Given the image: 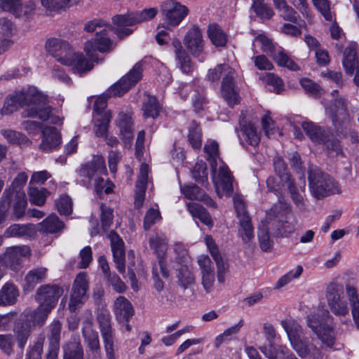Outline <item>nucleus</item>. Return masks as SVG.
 <instances>
[{"label":"nucleus","instance_id":"f257e3e1","mask_svg":"<svg viewBox=\"0 0 359 359\" xmlns=\"http://www.w3.org/2000/svg\"><path fill=\"white\" fill-rule=\"evenodd\" d=\"M19 107L25 108L22 112L24 118L46 119L50 113V109L46 104V95L34 88L7 96L0 114L2 116L10 115Z\"/></svg>","mask_w":359,"mask_h":359},{"label":"nucleus","instance_id":"f03ea898","mask_svg":"<svg viewBox=\"0 0 359 359\" xmlns=\"http://www.w3.org/2000/svg\"><path fill=\"white\" fill-rule=\"evenodd\" d=\"M143 62L136 63L133 69L118 82L111 86L105 94L97 97L94 103V116L101 117L102 112L107 107V97L121 96L135 86L141 79Z\"/></svg>","mask_w":359,"mask_h":359},{"label":"nucleus","instance_id":"7ed1b4c3","mask_svg":"<svg viewBox=\"0 0 359 359\" xmlns=\"http://www.w3.org/2000/svg\"><path fill=\"white\" fill-rule=\"evenodd\" d=\"M309 181L311 191L318 199L341 192L339 183L316 167L310 169Z\"/></svg>","mask_w":359,"mask_h":359},{"label":"nucleus","instance_id":"20e7f679","mask_svg":"<svg viewBox=\"0 0 359 359\" xmlns=\"http://www.w3.org/2000/svg\"><path fill=\"white\" fill-rule=\"evenodd\" d=\"M330 319L331 316L326 310L318 311L307 317L308 327L328 347H332L336 339L334 327L330 324Z\"/></svg>","mask_w":359,"mask_h":359},{"label":"nucleus","instance_id":"39448f33","mask_svg":"<svg viewBox=\"0 0 359 359\" xmlns=\"http://www.w3.org/2000/svg\"><path fill=\"white\" fill-rule=\"evenodd\" d=\"M13 200V216L19 219L25 215L27 205L25 191L22 189H5L0 200V224L6 222Z\"/></svg>","mask_w":359,"mask_h":359},{"label":"nucleus","instance_id":"423d86ee","mask_svg":"<svg viewBox=\"0 0 359 359\" xmlns=\"http://www.w3.org/2000/svg\"><path fill=\"white\" fill-rule=\"evenodd\" d=\"M326 111L332 119L337 135L339 137H346L350 117L346 100L342 97L335 99L333 105L327 108Z\"/></svg>","mask_w":359,"mask_h":359},{"label":"nucleus","instance_id":"0eeeda50","mask_svg":"<svg viewBox=\"0 0 359 359\" xmlns=\"http://www.w3.org/2000/svg\"><path fill=\"white\" fill-rule=\"evenodd\" d=\"M292 231V226H258L257 233L260 249L270 252L273 246V238L286 237Z\"/></svg>","mask_w":359,"mask_h":359},{"label":"nucleus","instance_id":"6e6552de","mask_svg":"<svg viewBox=\"0 0 359 359\" xmlns=\"http://www.w3.org/2000/svg\"><path fill=\"white\" fill-rule=\"evenodd\" d=\"M97 320L102 338L104 348L107 359H116L114 344V331L111 327L110 314L107 311L98 313Z\"/></svg>","mask_w":359,"mask_h":359},{"label":"nucleus","instance_id":"1a4fd4ad","mask_svg":"<svg viewBox=\"0 0 359 359\" xmlns=\"http://www.w3.org/2000/svg\"><path fill=\"white\" fill-rule=\"evenodd\" d=\"M149 245L158 259V265L163 278L167 279L170 273L165 260L168 240L163 233H155L149 238Z\"/></svg>","mask_w":359,"mask_h":359},{"label":"nucleus","instance_id":"9d476101","mask_svg":"<svg viewBox=\"0 0 359 359\" xmlns=\"http://www.w3.org/2000/svg\"><path fill=\"white\" fill-rule=\"evenodd\" d=\"M100 227L102 228L101 233L110 240L114 261L117 270L119 273H124L126 270L125 250L122 238L114 230H109L108 226H100Z\"/></svg>","mask_w":359,"mask_h":359},{"label":"nucleus","instance_id":"9b49d317","mask_svg":"<svg viewBox=\"0 0 359 359\" xmlns=\"http://www.w3.org/2000/svg\"><path fill=\"white\" fill-rule=\"evenodd\" d=\"M205 243L209 253L216 264L217 283L223 285L226 281V276L229 272V265L228 260L220 252L218 245L210 236H205Z\"/></svg>","mask_w":359,"mask_h":359},{"label":"nucleus","instance_id":"f8f14e48","mask_svg":"<svg viewBox=\"0 0 359 359\" xmlns=\"http://www.w3.org/2000/svg\"><path fill=\"white\" fill-rule=\"evenodd\" d=\"M109 28H103L97 32L95 35L94 42L88 41L86 43L84 50L91 61L96 62V51L102 53L111 51L114 48L113 41L107 36V32L110 30Z\"/></svg>","mask_w":359,"mask_h":359},{"label":"nucleus","instance_id":"ddd939ff","mask_svg":"<svg viewBox=\"0 0 359 359\" xmlns=\"http://www.w3.org/2000/svg\"><path fill=\"white\" fill-rule=\"evenodd\" d=\"M197 264L200 271L201 283L205 293L214 291L216 281L215 270L213 262L207 255H201L197 257Z\"/></svg>","mask_w":359,"mask_h":359},{"label":"nucleus","instance_id":"4468645a","mask_svg":"<svg viewBox=\"0 0 359 359\" xmlns=\"http://www.w3.org/2000/svg\"><path fill=\"white\" fill-rule=\"evenodd\" d=\"M88 290V280L85 272L79 273L74 281L69 302V309L74 312L80 307L86 299V292Z\"/></svg>","mask_w":359,"mask_h":359},{"label":"nucleus","instance_id":"2eb2a0df","mask_svg":"<svg viewBox=\"0 0 359 359\" xmlns=\"http://www.w3.org/2000/svg\"><path fill=\"white\" fill-rule=\"evenodd\" d=\"M214 183L217 195L230 196L233 192V177L226 165L219 167L217 172L214 177Z\"/></svg>","mask_w":359,"mask_h":359},{"label":"nucleus","instance_id":"dca6fc26","mask_svg":"<svg viewBox=\"0 0 359 359\" xmlns=\"http://www.w3.org/2000/svg\"><path fill=\"white\" fill-rule=\"evenodd\" d=\"M63 290L57 285H43L38 288L35 299L39 305L51 311L62 294Z\"/></svg>","mask_w":359,"mask_h":359},{"label":"nucleus","instance_id":"f3484780","mask_svg":"<svg viewBox=\"0 0 359 359\" xmlns=\"http://www.w3.org/2000/svg\"><path fill=\"white\" fill-rule=\"evenodd\" d=\"M30 255L31 250L27 245L11 247L7 248L4 255V262L6 267L17 272L22 268V257Z\"/></svg>","mask_w":359,"mask_h":359},{"label":"nucleus","instance_id":"a211bd4d","mask_svg":"<svg viewBox=\"0 0 359 359\" xmlns=\"http://www.w3.org/2000/svg\"><path fill=\"white\" fill-rule=\"evenodd\" d=\"M62 323L53 320L48 326L47 333L48 351L45 359H57L60 347Z\"/></svg>","mask_w":359,"mask_h":359},{"label":"nucleus","instance_id":"6ab92c4d","mask_svg":"<svg viewBox=\"0 0 359 359\" xmlns=\"http://www.w3.org/2000/svg\"><path fill=\"white\" fill-rule=\"evenodd\" d=\"M46 48L61 64L69 63L68 58L72 55L73 50L65 41L56 38L50 39L46 43Z\"/></svg>","mask_w":359,"mask_h":359},{"label":"nucleus","instance_id":"aec40b11","mask_svg":"<svg viewBox=\"0 0 359 359\" xmlns=\"http://www.w3.org/2000/svg\"><path fill=\"white\" fill-rule=\"evenodd\" d=\"M302 359H323V353L321 346L314 339H304L293 348Z\"/></svg>","mask_w":359,"mask_h":359},{"label":"nucleus","instance_id":"412c9836","mask_svg":"<svg viewBox=\"0 0 359 359\" xmlns=\"http://www.w3.org/2000/svg\"><path fill=\"white\" fill-rule=\"evenodd\" d=\"M162 12L171 25H177L187 15L188 8L175 0H169L163 4Z\"/></svg>","mask_w":359,"mask_h":359},{"label":"nucleus","instance_id":"4be33fe9","mask_svg":"<svg viewBox=\"0 0 359 359\" xmlns=\"http://www.w3.org/2000/svg\"><path fill=\"white\" fill-rule=\"evenodd\" d=\"M221 94L229 106L233 107L240 102L239 89L235 81V71L233 74H226L221 85Z\"/></svg>","mask_w":359,"mask_h":359},{"label":"nucleus","instance_id":"5701e85b","mask_svg":"<svg viewBox=\"0 0 359 359\" xmlns=\"http://www.w3.org/2000/svg\"><path fill=\"white\" fill-rule=\"evenodd\" d=\"M106 170L104 158L102 156H95L92 161L82 165L79 175L82 177L83 184L88 186L90 180L97 173H102Z\"/></svg>","mask_w":359,"mask_h":359},{"label":"nucleus","instance_id":"b1692460","mask_svg":"<svg viewBox=\"0 0 359 359\" xmlns=\"http://www.w3.org/2000/svg\"><path fill=\"white\" fill-rule=\"evenodd\" d=\"M341 292L335 285H330L327 290V299L331 311L336 316H345L348 312L347 304L341 297Z\"/></svg>","mask_w":359,"mask_h":359},{"label":"nucleus","instance_id":"393cba45","mask_svg":"<svg viewBox=\"0 0 359 359\" xmlns=\"http://www.w3.org/2000/svg\"><path fill=\"white\" fill-rule=\"evenodd\" d=\"M292 217V206L290 203L286 202L280 201L279 206L276 205L266 212L268 222L290 224L292 222L290 220Z\"/></svg>","mask_w":359,"mask_h":359},{"label":"nucleus","instance_id":"a878e982","mask_svg":"<svg viewBox=\"0 0 359 359\" xmlns=\"http://www.w3.org/2000/svg\"><path fill=\"white\" fill-rule=\"evenodd\" d=\"M42 140L39 148L44 152H50L55 149L61 143V137L58 130L51 126L42 130Z\"/></svg>","mask_w":359,"mask_h":359},{"label":"nucleus","instance_id":"bb28decb","mask_svg":"<svg viewBox=\"0 0 359 359\" xmlns=\"http://www.w3.org/2000/svg\"><path fill=\"white\" fill-rule=\"evenodd\" d=\"M149 166L143 163L140 165V175L135 186V206L139 209L142 207L145 199V191L148 182Z\"/></svg>","mask_w":359,"mask_h":359},{"label":"nucleus","instance_id":"cd10ccee","mask_svg":"<svg viewBox=\"0 0 359 359\" xmlns=\"http://www.w3.org/2000/svg\"><path fill=\"white\" fill-rule=\"evenodd\" d=\"M120 135L126 146L130 145L133 139V121L129 114L120 112L116 121Z\"/></svg>","mask_w":359,"mask_h":359},{"label":"nucleus","instance_id":"c85d7f7f","mask_svg":"<svg viewBox=\"0 0 359 359\" xmlns=\"http://www.w3.org/2000/svg\"><path fill=\"white\" fill-rule=\"evenodd\" d=\"M184 42L194 56H198L203 50L202 34L200 29L196 26H193L188 31L184 36Z\"/></svg>","mask_w":359,"mask_h":359},{"label":"nucleus","instance_id":"c756f323","mask_svg":"<svg viewBox=\"0 0 359 359\" xmlns=\"http://www.w3.org/2000/svg\"><path fill=\"white\" fill-rule=\"evenodd\" d=\"M302 127L310 140L316 144H323L328 137L332 136L330 130L313 122L304 121L302 123Z\"/></svg>","mask_w":359,"mask_h":359},{"label":"nucleus","instance_id":"7c9ffc66","mask_svg":"<svg viewBox=\"0 0 359 359\" xmlns=\"http://www.w3.org/2000/svg\"><path fill=\"white\" fill-rule=\"evenodd\" d=\"M302 127L310 140L316 144H323L328 137L332 136L330 130L313 122L304 121L302 123Z\"/></svg>","mask_w":359,"mask_h":359},{"label":"nucleus","instance_id":"2f4dec72","mask_svg":"<svg viewBox=\"0 0 359 359\" xmlns=\"http://www.w3.org/2000/svg\"><path fill=\"white\" fill-rule=\"evenodd\" d=\"M306 181L304 176H300L297 185L294 180L286 184L290 197L296 208L299 210L306 208L305 200L302 193L304 192Z\"/></svg>","mask_w":359,"mask_h":359},{"label":"nucleus","instance_id":"473e14b6","mask_svg":"<svg viewBox=\"0 0 359 359\" xmlns=\"http://www.w3.org/2000/svg\"><path fill=\"white\" fill-rule=\"evenodd\" d=\"M343 66L348 74H353L355 69L354 83L359 86V59L356 57V53L353 48L348 47L344 53Z\"/></svg>","mask_w":359,"mask_h":359},{"label":"nucleus","instance_id":"72a5a7b5","mask_svg":"<svg viewBox=\"0 0 359 359\" xmlns=\"http://www.w3.org/2000/svg\"><path fill=\"white\" fill-rule=\"evenodd\" d=\"M175 269L177 284L183 290L188 289L195 283L193 268L189 263L177 265Z\"/></svg>","mask_w":359,"mask_h":359},{"label":"nucleus","instance_id":"f704fd0d","mask_svg":"<svg viewBox=\"0 0 359 359\" xmlns=\"http://www.w3.org/2000/svg\"><path fill=\"white\" fill-rule=\"evenodd\" d=\"M280 324L287 333V338L292 348L304 339V338L302 337L303 335V329L297 321L292 319L285 320H282Z\"/></svg>","mask_w":359,"mask_h":359},{"label":"nucleus","instance_id":"c9c22d12","mask_svg":"<svg viewBox=\"0 0 359 359\" xmlns=\"http://www.w3.org/2000/svg\"><path fill=\"white\" fill-rule=\"evenodd\" d=\"M114 307L118 320L128 321L133 316L134 311L132 304L123 296L116 298Z\"/></svg>","mask_w":359,"mask_h":359},{"label":"nucleus","instance_id":"e433bc0d","mask_svg":"<svg viewBox=\"0 0 359 359\" xmlns=\"http://www.w3.org/2000/svg\"><path fill=\"white\" fill-rule=\"evenodd\" d=\"M68 62L69 63H64V65L72 66L73 72L80 75L90 71L93 67V64L80 53L73 51L72 55L68 58Z\"/></svg>","mask_w":359,"mask_h":359},{"label":"nucleus","instance_id":"4c0bfd02","mask_svg":"<svg viewBox=\"0 0 359 359\" xmlns=\"http://www.w3.org/2000/svg\"><path fill=\"white\" fill-rule=\"evenodd\" d=\"M262 353L269 359H299L286 346L275 348L270 345L259 348Z\"/></svg>","mask_w":359,"mask_h":359},{"label":"nucleus","instance_id":"58836bf2","mask_svg":"<svg viewBox=\"0 0 359 359\" xmlns=\"http://www.w3.org/2000/svg\"><path fill=\"white\" fill-rule=\"evenodd\" d=\"M172 250L173 256L170 257V262L172 268L189 262L188 250L182 243L175 242L172 246Z\"/></svg>","mask_w":359,"mask_h":359},{"label":"nucleus","instance_id":"ea45409f","mask_svg":"<svg viewBox=\"0 0 359 359\" xmlns=\"http://www.w3.org/2000/svg\"><path fill=\"white\" fill-rule=\"evenodd\" d=\"M51 311L50 308H46L39 305L36 309H27L25 311L27 320L32 325L41 326L45 323L49 313Z\"/></svg>","mask_w":359,"mask_h":359},{"label":"nucleus","instance_id":"a19ab883","mask_svg":"<svg viewBox=\"0 0 359 359\" xmlns=\"http://www.w3.org/2000/svg\"><path fill=\"white\" fill-rule=\"evenodd\" d=\"M63 359H83V349L79 339H74L63 346Z\"/></svg>","mask_w":359,"mask_h":359},{"label":"nucleus","instance_id":"79ce46f5","mask_svg":"<svg viewBox=\"0 0 359 359\" xmlns=\"http://www.w3.org/2000/svg\"><path fill=\"white\" fill-rule=\"evenodd\" d=\"M19 295L17 287L12 283H6L0 290V306L14 304Z\"/></svg>","mask_w":359,"mask_h":359},{"label":"nucleus","instance_id":"37998d69","mask_svg":"<svg viewBox=\"0 0 359 359\" xmlns=\"http://www.w3.org/2000/svg\"><path fill=\"white\" fill-rule=\"evenodd\" d=\"M47 269L40 267L28 272L25 278L27 289H33L36 285L46 279Z\"/></svg>","mask_w":359,"mask_h":359},{"label":"nucleus","instance_id":"c03bdc74","mask_svg":"<svg viewBox=\"0 0 359 359\" xmlns=\"http://www.w3.org/2000/svg\"><path fill=\"white\" fill-rule=\"evenodd\" d=\"M280 67H286L292 71H299L300 67L282 49L276 50L271 56Z\"/></svg>","mask_w":359,"mask_h":359},{"label":"nucleus","instance_id":"a18cd8bd","mask_svg":"<svg viewBox=\"0 0 359 359\" xmlns=\"http://www.w3.org/2000/svg\"><path fill=\"white\" fill-rule=\"evenodd\" d=\"M204 151L206 154V158L210 162L211 168L214 172H216L217 159L219 157V145L215 140H209L205 144Z\"/></svg>","mask_w":359,"mask_h":359},{"label":"nucleus","instance_id":"49530a36","mask_svg":"<svg viewBox=\"0 0 359 359\" xmlns=\"http://www.w3.org/2000/svg\"><path fill=\"white\" fill-rule=\"evenodd\" d=\"M208 36L216 47H223L226 45L227 38L224 31L217 25H210L208 29Z\"/></svg>","mask_w":359,"mask_h":359},{"label":"nucleus","instance_id":"de8ad7c7","mask_svg":"<svg viewBox=\"0 0 359 359\" xmlns=\"http://www.w3.org/2000/svg\"><path fill=\"white\" fill-rule=\"evenodd\" d=\"M323 144L330 157L343 158L345 156L340 141L334 138L332 135Z\"/></svg>","mask_w":359,"mask_h":359},{"label":"nucleus","instance_id":"09e8293b","mask_svg":"<svg viewBox=\"0 0 359 359\" xmlns=\"http://www.w3.org/2000/svg\"><path fill=\"white\" fill-rule=\"evenodd\" d=\"M234 208L239 224H250L251 218L246 210L243 200L240 196L233 197Z\"/></svg>","mask_w":359,"mask_h":359},{"label":"nucleus","instance_id":"8fccbe9b","mask_svg":"<svg viewBox=\"0 0 359 359\" xmlns=\"http://www.w3.org/2000/svg\"><path fill=\"white\" fill-rule=\"evenodd\" d=\"M142 110L144 117L155 118L159 115L161 107L156 97L149 95L143 104Z\"/></svg>","mask_w":359,"mask_h":359},{"label":"nucleus","instance_id":"3c124183","mask_svg":"<svg viewBox=\"0 0 359 359\" xmlns=\"http://www.w3.org/2000/svg\"><path fill=\"white\" fill-rule=\"evenodd\" d=\"M34 226H10L6 231V237H25L32 238L35 230Z\"/></svg>","mask_w":359,"mask_h":359},{"label":"nucleus","instance_id":"603ef678","mask_svg":"<svg viewBox=\"0 0 359 359\" xmlns=\"http://www.w3.org/2000/svg\"><path fill=\"white\" fill-rule=\"evenodd\" d=\"M44 340L45 337L43 334L39 336L36 340L28 346L25 359H41Z\"/></svg>","mask_w":359,"mask_h":359},{"label":"nucleus","instance_id":"864d4df0","mask_svg":"<svg viewBox=\"0 0 359 359\" xmlns=\"http://www.w3.org/2000/svg\"><path fill=\"white\" fill-rule=\"evenodd\" d=\"M95 124L94 132L97 137H104L108 131V126L111 119V111H107L101 117L94 116Z\"/></svg>","mask_w":359,"mask_h":359},{"label":"nucleus","instance_id":"5fc2aeb1","mask_svg":"<svg viewBox=\"0 0 359 359\" xmlns=\"http://www.w3.org/2000/svg\"><path fill=\"white\" fill-rule=\"evenodd\" d=\"M187 209L194 218H198L204 224L210 223V217L206 210L196 203H188Z\"/></svg>","mask_w":359,"mask_h":359},{"label":"nucleus","instance_id":"6e6d98bb","mask_svg":"<svg viewBox=\"0 0 359 359\" xmlns=\"http://www.w3.org/2000/svg\"><path fill=\"white\" fill-rule=\"evenodd\" d=\"M48 193L45 188L39 189L35 187H29L28 190L30 202L38 206H42L45 204Z\"/></svg>","mask_w":359,"mask_h":359},{"label":"nucleus","instance_id":"4d7b16f0","mask_svg":"<svg viewBox=\"0 0 359 359\" xmlns=\"http://www.w3.org/2000/svg\"><path fill=\"white\" fill-rule=\"evenodd\" d=\"M192 178L198 183L205 185L208 182V170L206 163L203 161H198L191 170Z\"/></svg>","mask_w":359,"mask_h":359},{"label":"nucleus","instance_id":"13d9d810","mask_svg":"<svg viewBox=\"0 0 359 359\" xmlns=\"http://www.w3.org/2000/svg\"><path fill=\"white\" fill-rule=\"evenodd\" d=\"M241 134L243 139L249 144L255 147L258 145L260 137L256 128L252 124L244 125L241 128Z\"/></svg>","mask_w":359,"mask_h":359},{"label":"nucleus","instance_id":"bf43d9fd","mask_svg":"<svg viewBox=\"0 0 359 359\" xmlns=\"http://www.w3.org/2000/svg\"><path fill=\"white\" fill-rule=\"evenodd\" d=\"M188 140L194 149H199L202 143L201 129L196 121H192L189 127Z\"/></svg>","mask_w":359,"mask_h":359},{"label":"nucleus","instance_id":"052dcab7","mask_svg":"<svg viewBox=\"0 0 359 359\" xmlns=\"http://www.w3.org/2000/svg\"><path fill=\"white\" fill-rule=\"evenodd\" d=\"M274 170L280 180L285 182V184L292 182L294 179L287 171V164L280 156H276L273 159Z\"/></svg>","mask_w":359,"mask_h":359},{"label":"nucleus","instance_id":"680f3d73","mask_svg":"<svg viewBox=\"0 0 359 359\" xmlns=\"http://www.w3.org/2000/svg\"><path fill=\"white\" fill-rule=\"evenodd\" d=\"M233 69L227 64H220L217 65L214 69L208 70L207 79L210 82L217 81L222 75L224 76L226 74H233Z\"/></svg>","mask_w":359,"mask_h":359},{"label":"nucleus","instance_id":"e2e57ef3","mask_svg":"<svg viewBox=\"0 0 359 359\" xmlns=\"http://www.w3.org/2000/svg\"><path fill=\"white\" fill-rule=\"evenodd\" d=\"M302 272L303 267L298 265L296 268L290 270L278 280L276 283V288L278 289L287 285L293 280L298 278L302 275Z\"/></svg>","mask_w":359,"mask_h":359},{"label":"nucleus","instance_id":"0e129e2a","mask_svg":"<svg viewBox=\"0 0 359 359\" xmlns=\"http://www.w3.org/2000/svg\"><path fill=\"white\" fill-rule=\"evenodd\" d=\"M72 198L66 194L60 196L55 200V206L60 215L68 216L72 212Z\"/></svg>","mask_w":359,"mask_h":359},{"label":"nucleus","instance_id":"69168bd1","mask_svg":"<svg viewBox=\"0 0 359 359\" xmlns=\"http://www.w3.org/2000/svg\"><path fill=\"white\" fill-rule=\"evenodd\" d=\"M264 80L271 91L280 94L284 89L282 79L273 73H267Z\"/></svg>","mask_w":359,"mask_h":359},{"label":"nucleus","instance_id":"338daca9","mask_svg":"<svg viewBox=\"0 0 359 359\" xmlns=\"http://www.w3.org/2000/svg\"><path fill=\"white\" fill-rule=\"evenodd\" d=\"M0 10L20 16L22 13V4L21 0H1Z\"/></svg>","mask_w":359,"mask_h":359},{"label":"nucleus","instance_id":"774afa93","mask_svg":"<svg viewBox=\"0 0 359 359\" xmlns=\"http://www.w3.org/2000/svg\"><path fill=\"white\" fill-rule=\"evenodd\" d=\"M15 343V335L11 334H0V350L5 355H11L13 353Z\"/></svg>","mask_w":359,"mask_h":359}]
</instances>
